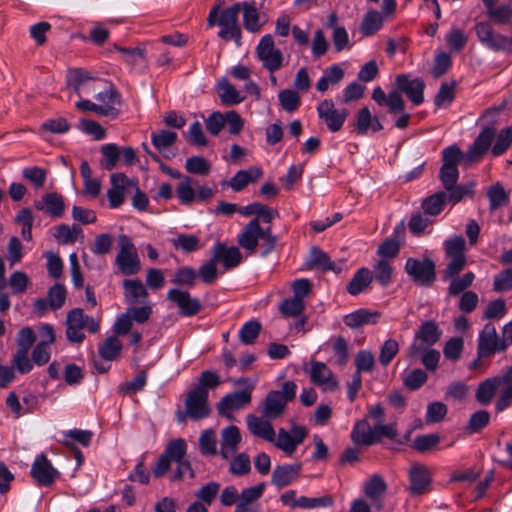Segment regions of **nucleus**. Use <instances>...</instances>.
<instances>
[{
	"mask_svg": "<svg viewBox=\"0 0 512 512\" xmlns=\"http://www.w3.org/2000/svg\"><path fill=\"white\" fill-rule=\"evenodd\" d=\"M241 11V6L237 3L223 9L220 12V5H215L209 12L207 24L209 27L218 25L221 30L218 36L225 40H235L239 42L241 39V27L238 22V16Z\"/></svg>",
	"mask_w": 512,
	"mask_h": 512,
	"instance_id": "f257e3e1",
	"label": "nucleus"
},
{
	"mask_svg": "<svg viewBox=\"0 0 512 512\" xmlns=\"http://www.w3.org/2000/svg\"><path fill=\"white\" fill-rule=\"evenodd\" d=\"M444 251L449 262L443 270V280L457 276L466 266V242L461 235H455L444 242Z\"/></svg>",
	"mask_w": 512,
	"mask_h": 512,
	"instance_id": "f03ea898",
	"label": "nucleus"
},
{
	"mask_svg": "<svg viewBox=\"0 0 512 512\" xmlns=\"http://www.w3.org/2000/svg\"><path fill=\"white\" fill-rule=\"evenodd\" d=\"M297 385L293 381H286L282 390H272L263 402V415L267 419H276L285 411L286 405L296 397Z\"/></svg>",
	"mask_w": 512,
	"mask_h": 512,
	"instance_id": "7ed1b4c3",
	"label": "nucleus"
},
{
	"mask_svg": "<svg viewBox=\"0 0 512 512\" xmlns=\"http://www.w3.org/2000/svg\"><path fill=\"white\" fill-rule=\"evenodd\" d=\"M66 326L67 339L71 343H81L85 338L82 329L86 328L90 333H96L100 329V322L84 314L81 308H74L67 314Z\"/></svg>",
	"mask_w": 512,
	"mask_h": 512,
	"instance_id": "20e7f679",
	"label": "nucleus"
},
{
	"mask_svg": "<svg viewBox=\"0 0 512 512\" xmlns=\"http://www.w3.org/2000/svg\"><path fill=\"white\" fill-rule=\"evenodd\" d=\"M442 336V330L433 320L423 322L415 332L414 339L407 349V357L416 359L425 349L436 344Z\"/></svg>",
	"mask_w": 512,
	"mask_h": 512,
	"instance_id": "39448f33",
	"label": "nucleus"
},
{
	"mask_svg": "<svg viewBox=\"0 0 512 512\" xmlns=\"http://www.w3.org/2000/svg\"><path fill=\"white\" fill-rule=\"evenodd\" d=\"M464 159L462 150L456 146L451 145L442 151L443 165L439 170V179L444 189H452L459 179L458 165Z\"/></svg>",
	"mask_w": 512,
	"mask_h": 512,
	"instance_id": "423d86ee",
	"label": "nucleus"
},
{
	"mask_svg": "<svg viewBox=\"0 0 512 512\" xmlns=\"http://www.w3.org/2000/svg\"><path fill=\"white\" fill-rule=\"evenodd\" d=\"M118 242L120 249L115 264L119 271L125 276L137 274L141 269V263L133 242L127 235H120Z\"/></svg>",
	"mask_w": 512,
	"mask_h": 512,
	"instance_id": "0eeeda50",
	"label": "nucleus"
},
{
	"mask_svg": "<svg viewBox=\"0 0 512 512\" xmlns=\"http://www.w3.org/2000/svg\"><path fill=\"white\" fill-rule=\"evenodd\" d=\"M408 276L420 286H430L436 280V266L430 258H413L406 260L404 266Z\"/></svg>",
	"mask_w": 512,
	"mask_h": 512,
	"instance_id": "6e6552de",
	"label": "nucleus"
},
{
	"mask_svg": "<svg viewBox=\"0 0 512 512\" xmlns=\"http://www.w3.org/2000/svg\"><path fill=\"white\" fill-rule=\"evenodd\" d=\"M187 444L184 439L171 440L165 447L163 453L157 458L152 473L155 478L163 477L170 469L171 462L186 456Z\"/></svg>",
	"mask_w": 512,
	"mask_h": 512,
	"instance_id": "1a4fd4ad",
	"label": "nucleus"
},
{
	"mask_svg": "<svg viewBox=\"0 0 512 512\" xmlns=\"http://www.w3.org/2000/svg\"><path fill=\"white\" fill-rule=\"evenodd\" d=\"M478 40L488 49L512 53V37H508L494 31L487 22H479L475 25Z\"/></svg>",
	"mask_w": 512,
	"mask_h": 512,
	"instance_id": "9d476101",
	"label": "nucleus"
},
{
	"mask_svg": "<svg viewBox=\"0 0 512 512\" xmlns=\"http://www.w3.org/2000/svg\"><path fill=\"white\" fill-rule=\"evenodd\" d=\"M318 117L326 124L330 132H338L342 129L349 111L347 109H336L333 100L325 99L317 106Z\"/></svg>",
	"mask_w": 512,
	"mask_h": 512,
	"instance_id": "9b49d317",
	"label": "nucleus"
},
{
	"mask_svg": "<svg viewBox=\"0 0 512 512\" xmlns=\"http://www.w3.org/2000/svg\"><path fill=\"white\" fill-rule=\"evenodd\" d=\"M185 408L189 419L198 421L209 416L211 409L208 404V390L195 387L186 396Z\"/></svg>",
	"mask_w": 512,
	"mask_h": 512,
	"instance_id": "f8f14e48",
	"label": "nucleus"
},
{
	"mask_svg": "<svg viewBox=\"0 0 512 512\" xmlns=\"http://www.w3.org/2000/svg\"><path fill=\"white\" fill-rule=\"evenodd\" d=\"M256 53L263 66L270 72H275L282 66L283 55L274 46V39L271 35L263 36L256 48Z\"/></svg>",
	"mask_w": 512,
	"mask_h": 512,
	"instance_id": "ddd939ff",
	"label": "nucleus"
},
{
	"mask_svg": "<svg viewBox=\"0 0 512 512\" xmlns=\"http://www.w3.org/2000/svg\"><path fill=\"white\" fill-rule=\"evenodd\" d=\"M479 356H492L495 353L506 351L505 345L499 338L493 324L487 323L479 334L477 341Z\"/></svg>",
	"mask_w": 512,
	"mask_h": 512,
	"instance_id": "4468645a",
	"label": "nucleus"
},
{
	"mask_svg": "<svg viewBox=\"0 0 512 512\" xmlns=\"http://www.w3.org/2000/svg\"><path fill=\"white\" fill-rule=\"evenodd\" d=\"M167 300L173 302L178 307L179 314L184 317L195 316L202 309L198 298L192 297L188 291L177 288L168 290Z\"/></svg>",
	"mask_w": 512,
	"mask_h": 512,
	"instance_id": "2eb2a0df",
	"label": "nucleus"
},
{
	"mask_svg": "<svg viewBox=\"0 0 512 512\" xmlns=\"http://www.w3.org/2000/svg\"><path fill=\"white\" fill-rule=\"evenodd\" d=\"M408 476L411 496H420L430 491L432 474L426 466L419 463L412 464Z\"/></svg>",
	"mask_w": 512,
	"mask_h": 512,
	"instance_id": "dca6fc26",
	"label": "nucleus"
},
{
	"mask_svg": "<svg viewBox=\"0 0 512 512\" xmlns=\"http://www.w3.org/2000/svg\"><path fill=\"white\" fill-rule=\"evenodd\" d=\"M307 435V430L303 426H293L291 432L284 428L279 429L277 439H274V445L282 450L288 456H291L298 445H300Z\"/></svg>",
	"mask_w": 512,
	"mask_h": 512,
	"instance_id": "f3484780",
	"label": "nucleus"
},
{
	"mask_svg": "<svg viewBox=\"0 0 512 512\" xmlns=\"http://www.w3.org/2000/svg\"><path fill=\"white\" fill-rule=\"evenodd\" d=\"M252 399V385L249 389H243L225 395L218 403V413L222 416L231 417L233 411L239 410L250 404Z\"/></svg>",
	"mask_w": 512,
	"mask_h": 512,
	"instance_id": "a211bd4d",
	"label": "nucleus"
},
{
	"mask_svg": "<svg viewBox=\"0 0 512 512\" xmlns=\"http://www.w3.org/2000/svg\"><path fill=\"white\" fill-rule=\"evenodd\" d=\"M30 474L40 486L52 485L60 475L44 454L36 457L31 466Z\"/></svg>",
	"mask_w": 512,
	"mask_h": 512,
	"instance_id": "6ab92c4d",
	"label": "nucleus"
},
{
	"mask_svg": "<svg viewBox=\"0 0 512 512\" xmlns=\"http://www.w3.org/2000/svg\"><path fill=\"white\" fill-rule=\"evenodd\" d=\"M111 188L107 191L110 208H118L125 200L124 192L135 186V181L127 178L124 173H113L110 176Z\"/></svg>",
	"mask_w": 512,
	"mask_h": 512,
	"instance_id": "aec40b11",
	"label": "nucleus"
},
{
	"mask_svg": "<svg viewBox=\"0 0 512 512\" xmlns=\"http://www.w3.org/2000/svg\"><path fill=\"white\" fill-rule=\"evenodd\" d=\"M494 137V128L486 127L483 129L474 140L472 146L467 150L466 154H464V160L467 163L478 162L490 148Z\"/></svg>",
	"mask_w": 512,
	"mask_h": 512,
	"instance_id": "412c9836",
	"label": "nucleus"
},
{
	"mask_svg": "<svg viewBox=\"0 0 512 512\" xmlns=\"http://www.w3.org/2000/svg\"><path fill=\"white\" fill-rule=\"evenodd\" d=\"M310 379L317 386L327 391H334L338 388L339 382L334 377L331 369L323 362L311 361Z\"/></svg>",
	"mask_w": 512,
	"mask_h": 512,
	"instance_id": "4be33fe9",
	"label": "nucleus"
},
{
	"mask_svg": "<svg viewBox=\"0 0 512 512\" xmlns=\"http://www.w3.org/2000/svg\"><path fill=\"white\" fill-rule=\"evenodd\" d=\"M387 491V483L379 474H373L363 484V492L365 496L371 500L372 507L377 511L384 506L383 496Z\"/></svg>",
	"mask_w": 512,
	"mask_h": 512,
	"instance_id": "5701e85b",
	"label": "nucleus"
},
{
	"mask_svg": "<svg viewBox=\"0 0 512 512\" xmlns=\"http://www.w3.org/2000/svg\"><path fill=\"white\" fill-rule=\"evenodd\" d=\"M212 257L216 262L221 263L224 270H230L242 262V254L238 247H228L222 242H217L212 248Z\"/></svg>",
	"mask_w": 512,
	"mask_h": 512,
	"instance_id": "b1692460",
	"label": "nucleus"
},
{
	"mask_svg": "<svg viewBox=\"0 0 512 512\" xmlns=\"http://www.w3.org/2000/svg\"><path fill=\"white\" fill-rule=\"evenodd\" d=\"M265 489V484L260 483L256 486L248 487L242 490L241 493L238 492V489L234 485L226 486L220 494V503L223 506H232L239 505L242 503V497L246 492H253L255 498V504H258L257 501L262 497Z\"/></svg>",
	"mask_w": 512,
	"mask_h": 512,
	"instance_id": "393cba45",
	"label": "nucleus"
},
{
	"mask_svg": "<svg viewBox=\"0 0 512 512\" xmlns=\"http://www.w3.org/2000/svg\"><path fill=\"white\" fill-rule=\"evenodd\" d=\"M396 85L398 90L405 93L414 105L423 103L425 83L422 79L415 78L411 80L409 76L401 74L396 78Z\"/></svg>",
	"mask_w": 512,
	"mask_h": 512,
	"instance_id": "a878e982",
	"label": "nucleus"
},
{
	"mask_svg": "<svg viewBox=\"0 0 512 512\" xmlns=\"http://www.w3.org/2000/svg\"><path fill=\"white\" fill-rule=\"evenodd\" d=\"M220 439L219 454L222 459L228 460L238 450L242 437L240 430L235 425H230L222 429Z\"/></svg>",
	"mask_w": 512,
	"mask_h": 512,
	"instance_id": "bb28decb",
	"label": "nucleus"
},
{
	"mask_svg": "<svg viewBox=\"0 0 512 512\" xmlns=\"http://www.w3.org/2000/svg\"><path fill=\"white\" fill-rule=\"evenodd\" d=\"M68 86L79 96L89 95L97 91L96 81L92 79L88 72L81 69H74L69 72Z\"/></svg>",
	"mask_w": 512,
	"mask_h": 512,
	"instance_id": "cd10ccee",
	"label": "nucleus"
},
{
	"mask_svg": "<svg viewBox=\"0 0 512 512\" xmlns=\"http://www.w3.org/2000/svg\"><path fill=\"white\" fill-rule=\"evenodd\" d=\"M261 226L258 218L250 220L238 235V244L249 254L255 253L260 239Z\"/></svg>",
	"mask_w": 512,
	"mask_h": 512,
	"instance_id": "c85d7f7f",
	"label": "nucleus"
},
{
	"mask_svg": "<svg viewBox=\"0 0 512 512\" xmlns=\"http://www.w3.org/2000/svg\"><path fill=\"white\" fill-rule=\"evenodd\" d=\"M34 207L38 211H45L54 218H59L65 211V202L61 194L57 192L45 193L41 200L34 201Z\"/></svg>",
	"mask_w": 512,
	"mask_h": 512,
	"instance_id": "c756f323",
	"label": "nucleus"
},
{
	"mask_svg": "<svg viewBox=\"0 0 512 512\" xmlns=\"http://www.w3.org/2000/svg\"><path fill=\"white\" fill-rule=\"evenodd\" d=\"M269 420L270 419H267L264 415L259 417L248 414L246 416L247 428L253 436L268 442H274L275 431Z\"/></svg>",
	"mask_w": 512,
	"mask_h": 512,
	"instance_id": "7c9ffc66",
	"label": "nucleus"
},
{
	"mask_svg": "<svg viewBox=\"0 0 512 512\" xmlns=\"http://www.w3.org/2000/svg\"><path fill=\"white\" fill-rule=\"evenodd\" d=\"M301 469V463L278 465L272 472L271 481L278 488L288 486L298 479Z\"/></svg>",
	"mask_w": 512,
	"mask_h": 512,
	"instance_id": "2f4dec72",
	"label": "nucleus"
},
{
	"mask_svg": "<svg viewBox=\"0 0 512 512\" xmlns=\"http://www.w3.org/2000/svg\"><path fill=\"white\" fill-rule=\"evenodd\" d=\"M263 175L260 167L253 166L247 170H239L229 181L228 186L235 192H240L250 183L259 180Z\"/></svg>",
	"mask_w": 512,
	"mask_h": 512,
	"instance_id": "473e14b6",
	"label": "nucleus"
},
{
	"mask_svg": "<svg viewBox=\"0 0 512 512\" xmlns=\"http://www.w3.org/2000/svg\"><path fill=\"white\" fill-rule=\"evenodd\" d=\"M351 440L358 446H371L377 443L372 426L367 418L357 420L351 431Z\"/></svg>",
	"mask_w": 512,
	"mask_h": 512,
	"instance_id": "72a5a7b5",
	"label": "nucleus"
},
{
	"mask_svg": "<svg viewBox=\"0 0 512 512\" xmlns=\"http://www.w3.org/2000/svg\"><path fill=\"white\" fill-rule=\"evenodd\" d=\"M124 299L129 304L144 303L148 298V291L139 279L123 280Z\"/></svg>",
	"mask_w": 512,
	"mask_h": 512,
	"instance_id": "f704fd0d",
	"label": "nucleus"
},
{
	"mask_svg": "<svg viewBox=\"0 0 512 512\" xmlns=\"http://www.w3.org/2000/svg\"><path fill=\"white\" fill-rule=\"evenodd\" d=\"M243 11V26L252 33L258 32L263 23L260 22V13L255 1L238 2Z\"/></svg>",
	"mask_w": 512,
	"mask_h": 512,
	"instance_id": "c9c22d12",
	"label": "nucleus"
},
{
	"mask_svg": "<svg viewBox=\"0 0 512 512\" xmlns=\"http://www.w3.org/2000/svg\"><path fill=\"white\" fill-rule=\"evenodd\" d=\"M501 385L502 383L498 376L482 381L479 383L475 392L476 400L482 405L489 404L494 398L496 392L500 389Z\"/></svg>",
	"mask_w": 512,
	"mask_h": 512,
	"instance_id": "e433bc0d",
	"label": "nucleus"
},
{
	"mask_svg": "<svg viewBox=\"0 0 512 512\" xmlns=\"http://www.w3.org/2000/svg\"><path fill=\"white\" fill-rule=\"evenodd\" d=\"M95 98L101 102L98 106L113 109V113L107 114L106 116L116 118L119 115L118 106L121 104V95L114 87L108 86L105 89L98 91Z\"/></svg>",
	"mask_w": 512,
	"mask_h": 512,
	"instance_id": "4c0bfd02",
	"label": "nucleus"
},
{
	"mask_svg": "<svg viewBox=\"0 0 512 512\" xmlns=\"http://www.w3.org/2000/svg\"><path fill=\"white\" fill-rule=\"evenodd\" d=\"M379 318V312L362 308L346 315L344 323L350 328H358L366 324H375Z\"/></svg>",
	"mask_w": 512,
	"mask_h": 512,
	"instance_id": "58836bf2",
	"label": "nucleus"
},
{
	"mask_svg": "<svg viewBox=\"0 0 512 512\" xmlns=\"http://www.w3.org/2000/svg\"><path fill=\"white\" fill-rule=\"evenodd\" d=\"M372 280V271L368 268L362 267L355 272L352 279L347 284V292L350 295L356 296L365 291L371 284Z\"/></svg>",
	"mask_w": 512,
	"mask_h": 512,
	"instance_id": "ea45409f",
	"label": "nucleus"
},
{
	"mask_svg": "<svg viewBox=\"0 0 512 512\" xmlns=\"http://www.w3.org/2000/svg\"><path fill=\"white\" fill-rule=\"evenodd\" d=\"M217 90L221 103L225 106L239 104L245 99L226 78H222L218 81Z\"/></svg>",
	"mask_w": 512,
	"mask_h": 512,
	"instance_id": "a19ab883",
	"label": "nucleus"
},
{
	"mask_svg": "<svg viewBox=\"0 0 512 512\" xmlns=\"http://www.w3.org/2000/svg\"><path fill=\"white\" fill-rule=\"evenodd\" d=\"M176 140L177 134L168 130L153 133L151 136V141L154 147L167 159L174 156V153H169V148L176 142Z\"/></svg>",
	"mask_w": 512,
	"mask_h": 512,
	"instance_id": "79ce46f5",
	"label": "nucleus"
},
{
	"mask_svg": "<svg viewBox=\"0 0 512 512\" xmlns=\"http://www.w3.org/2000/svg\"><path fill=\"white\" fill-rule=\"evenodd\" d=\"M309 268H316L323 271H335L336 265L331 261L327 253L318 247H313L306 262Z\"/></svg>",
	"mask_w": 512,
	"mask_h": 512,
	"instance_id": "37998d69",
	"label": "nucleus"
},
{
	"mask_svg": "<svg viewBox=\"0 0 512 512\" xmlns=\"http://www.w3.org/2000/svg\"><path fill=\"white\" fill-rule=\"evenodd\" d=\"M450 284L448 286L449 296L456 297L462 295L467 289L473 284L475 280V274L472 271H468L462 276H451L448 277Z\"/></svg>",
	"mask_w": 512,
	"mask_h": 512,
	"instance_id": "c03bdc74",
	"label": "nucleus"
},
{
	"mask_svg": "<svg viewBox=\"0 0 512 512\" xmlns=\"http://www.w3.org/2000/svg\"><path fill=\"white\" fill-rule=\"evenodd\" d=\"M447 201V193L439 191L427 198L422 202V208L425 214L436 216L442 212Z\"/></svg>",
	"mask_w": 512,
	"mask_h": 512,
	"instance_id": "a18cd8bd",
	"label": "nucleus"
},
{
	"mask_svg": "<svg viewBox=\"0 0 512 512\" xmlns=\"http://www.w3.org/2000/svg\"><path fill=\"white\" fill-rule=\"evenodd\" d=\"M199 450L203 456L213 457L218 453L217 438L213 429H206L199 436Z\"/></svg>",
	"mask_w": 512,
	"mask_h": 512,
	"instance_id": "49530a36",
	"label": "nucleus"
},
{
	"mask_svg": "<svg viewBox=\"0 0 512 512\" xmlns=\"http://www.w3.org/2000/svg\"><path fill=\"white\" fill-rule=\"evenodd\" d=\"M251 471V460L247 453L241 452L230 457L229 473L233 476H244Z\"/></svg>",
	"mask_w": 512,
	"mask_h": 512,
	"instance_id": "de8ad7c7",
	"label": "nucleus"
},
{
	"mask_svg": "<svg viewBox=\"0 0 512 512\" xmlns=\"http://www.w3.org/2000/svg\"><path fill=\"white\" fill-rule=\"evenodd\" d=\"M344 77V70L339 65H332L323 72V76L317 81L316 88L325 92L330 84L339 83Z\"/></svg>",
	"mask_w": 512,
	"mask_h": 512,
	"instance_id": "09e8293b",
	"label": "nucleus"
},
{
	"mask_svg": "<svg viewBox=\"0 0 512 512\" xmlns=\"http://www.w3.org/2000/svg\"><path fill=\"white\" fill-rule=\"evenodd\" d=\"M98 351L104 360L113 361L120 357L122 343L116 336H111L100 344Z\"/></svg>",
	"mask_w": 512,
	"mask_h": 512,
	"instance_id": "8fccbe9b",
	"label": "nucleus"
},
{
	"mask_svg": "<svg viewBox=\"0 0 512 512\" xmlns=\"http://www.w3.org/2000/svg\"><path fill=\"white\" fill-rule=\"evenodd\" d=\"M194 185L195 181L191 177H182L181 182L176 189V193L181 204L190 205L196 201Z\"/></svg>",
	"mask_w": 512,
	"mask_h": 512,
	"instance_id": "3c124183",
	"label": "nucleus"
},
{
	"mask_svg": "<svg viewBox=\"0 0 512 512\" xmlns=\"http://www.w3.org/2000/svg\"><path fill=\"white\" fill-rule=\"evenodd\" d=\"M382 24L383 18L379 12L375 10L368 11L361 23V33L364 36H371L382 27Z\"/></svg>",
	"mask_w": 512,
	"mask_h": 512,
	"instance_id": "603ef678",
	"label": "nucleus"
},
{
	"mask_svg": "<svg viewBox=\"0 0 512 512\" xmlns=\"http://www.w3.org/2000/svg\"><path fill=\"white\" fill-rule=\"evenodd\" d=\"M373 278L383 287L392 282L393 268L387 259H380L374 266Z\"/></svg>",
	"mask_w": 512,
	"mask_h": 512,
	"instance_id": "864d4df0",
	"label": "nucleus"
},
{
	"mask_svg": "<svg viewBox=\"0 0 512 512\" xmlns=\"http://www.w3.org/2000/svg\"><path fill=\"white\" fill-rule=\"evenodd\" d=\"M487 197L489 199V207L491 211L506 205L509 200L508 194L499 183L489 187Z\"/></svg>",
	"mask_w": 512,
	"mask_h": 512,
	"instance_id": "5fc2aeb1",
	"label": "nucleus"
},
{
	"mask_svg": "<svg viewBox=\"0 0 512 512\" xmlns=\"http://www.w3.org/2000/svg\"><path fill=\"white\" fill-rule=\"evenodd\" d=\"M102 159L101 166L110 171L115 168L117 161L120 158V151L116 144H105L101 147Z\"/></svg>",
	"mask_w": 512,
	"mask_h": 512,
	"instance_id": "6e6d98bb",
	"label": "nucleus"
},
{
	"mask_svg": "<svg viewBox=\"0 0 512 512\" xmlns=\"http://www.w3.org/2000/svg\"><path fill=\"white\" fill-rule=\"evenodd\" d=\"M261 324L257 320L246 322L239 331V340L246 345L253 344L261 331Z\"/></svg>",
	"mask_w": 512,
	"mask_h": 512,
	"instance_id": "4d7b16f0",
	"label": "nucleus"
},
{
	"mask_svg": "<svg viewBox=\"0 0 512 512\" xmlns=\"http://www.w3.org/2000/svg\"><path fill=\"white\" fill-rule=\"evenodd\" d=\"M22 177L29 181L36 189H39L45 184L47 171L38 166L25 167L22 170Z\"/></svg>",
	"mask_w": 512,
	"mask_h": 512,
	"instance_id": "13d9d810",
	"label": "nucleus"
},
{
	"mask_svg": "<svg viewBox=\"0 0 512 512\" xmlns=\"http://www.w3.org/2000/svg\"><path fill=\"white\" fill-rule=\"evenodd\" d=\"M185 169L191 174L206 176L211 171V164L201 156H192L186 159Z\"/></svg>",
	"mask_w": 512,
	"mask_h": 512,
	"instance_id": "bf43d9fd",
	"label": "nucleus"
},
{
	"mask_svg": "<svg viewBox=\"0 0 512 512\" xmlns=\"http://www.w3.org/2000/svg\"><path fill=\"white\" fill-rule=\"evenodd\" d=\"M279 103L286 112H294L301 104V99L295 90L284 89L278 95Z\"/></svg>",
	"mask_w": 512,
	"mask_h": 512,
	"instance_id": "052dcab7",
	"label": "nucleus"
},
{
	"mask_svg": "<svg viewBox=\"0 0 512 512\" xmlns=\"http://www.w3.org/2000/svg\"><path fill=\"white\" fill-rule=\"evenodd\" d=\"M176 249H181L185 253L197 251L200 248V240L196 235L180 234L172 240Z\"/></svg>",
	"mask_w": 512,
	"mask_h": 512,
	"instance_id": "680f3d73",
	"label": "nucleus"
},
{
	"mask_svg": "<svg viewBox=\"0 0 512 512\" xmlns=\"http://www.w3.org/2000/svg\"><path fill=\"white\" fill-rule=\"evenodd\" d=\"M334 505V498L331 495L322 497H299V508L314 509V508H327Z\"/></svg>",
	"mask_w": 512,
	"mask_h": 512,
	"instance_id": "e2e57ef3",
	"label": "nucleus"
},
{
	"mask_svg": "<svg viewBox=\"0 0 512 512\" xmlns=\"http://www.w3.org/2000/svg\"><path fill=\"white\" fill-rule=\"evenodd\" d=\"M174 462L176 463V468L170 476L171 481H180L185 477L189 479L195 478V471L190 461L185 459V456H182L179 460H174Z\"/></svg>",
	"mask_w": 512,
	"mask_h": 512,
	"instance_id": "0e129e2a",
	"label": "nucleus"
},
{
	"mask_svg": "<svg viewBox=\"0 0 512 512\" xmlns=\"http://www.w3.org/2000/svg\"><path fill=\"white\" fill-rule=\"evenodd\" d=\"M197 279V273L192 267H181L176 270L172 282L179 286L193 287Z\"/></svg>",
	"mask_w": 512,
	"mask_h": 512,
	"instance_id": "69168bd1",
	"label": "nucleus"
},
{
	"mask_svg": "<svg viewBox=\"0 0 512 512\" xmlns=\"http://www.w3.org/2000/svg\"><path fill=\"white\" fill-rule=\"evenodd\" d=\"M47 299L49 307L53 310L61 308L66 299V288L60 283H55L48 291Z\"/></svg>",
	"mask_w": 512,
	"mask_h": 512,
	"instance_id": "338daca9",
	"label": "nucleus"
},
{
	"mask_svg": "<svg viewBox=\"0 0 512 512\" xmlns=\"http://www.w3.org/2000/svg\"><path fill=\"white\" fill-rule=\"evenodd\" d=\"M512 144V127H507L498 134L496 142L492 147V154L500 156L507 151Z\"/></svg>",
	"mask_w": 512,
	"mask_h": 512,
	"instance_id": "774afa93",
	"label": "nucleus"
}]
</instances>
